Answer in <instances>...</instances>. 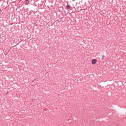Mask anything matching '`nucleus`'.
I'll list each match as a JSON object with an SVG mask.
<instances>
[{
	"instance_id": "obj_3",
	"label": "nucleus",
	"mask_w": 126,
	"mask_h": 126,
	"mask_svg": "<svg viewBox=\"0 0 126 126\" xmlns=\"http://www.w3.org/2000/svg\"><path fill=\"white\" fill-rule=\"evenodd\" d=\"M70 7V6L69 5H67V8L68 9H69V8Z\"/></svg>"
},
{
	"instance_id": "obj_2",
	"label": "nucleus",
	"mask_w": 126,
	"mask_h": 126,
	"mask_svg": "<svg viewBox=\"0 0 126 126\" xmlns=\"http://www.w3.org/2000/svg\"><path fill=\"white\" fill-rule=\"evenodd\" d=\"M105 58H106V57L105 56H103L101 58V60H104Z\"/></svg>"
},
{
	"instance_id": "obj_1",
	"label": "nucleus",
	"mask_w": 126,
	"mask_h": 126,
	"mask_svg": "<svg viewBox=\"0 0 126 126\" xmlns=\"http://www.w3.org/2000/svg\"><path fill=\"white\" fill-rule=\"evenodd\" d=\"M97 62V60L96 59H93L92 61V63L93 64H95Z\"/></svg>"
}]
</instances>
